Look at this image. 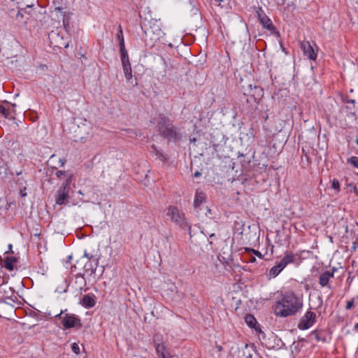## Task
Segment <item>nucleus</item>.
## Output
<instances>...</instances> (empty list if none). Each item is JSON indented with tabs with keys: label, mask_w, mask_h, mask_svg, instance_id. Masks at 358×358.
<instances>
[{
	"label": "nucleus",
	"mask_w": 358,
	"mask_h": 358,
	"mask_svg": "<svg viewBox=\"0 0 358 358\" xmlns=\"http://www.w3.org/2000/svg\"><path fill=\"white\" fill-rule=\"evenodd\" d=\"M303 306L302 299L293 292H287L276 302L274 313L277 316L286 317L295 315Z\"/></svg>",
	"instance_id": "nucleus-1"
},
{
	"label": "nucleus",
	"mask_w": 358,
	"mask_h": 358,
	"mask_svg": "<svg viewBox=\"0 0 358 358\" xmlns=\"http://www.w3.org/2000/svg\"><path fill=\"white\" fill-rule=\"evenodd\" d=\"M157 128L160 135L169 141L176 142L182 138L179 129L171 123L169 119L164 115H159L157 121Z\"/></svg>",
	"instance_id": "nucleus-2"
},
{
	"label": "nucleus",
	"mask_w": 358,
	"mask_h": 358,
	"mask_svg": "<svg viewBox=\"0 0 358 358\" xmlns=\"http://www.w3.org/2000/svg\"><path fill=\"white\" fill-rule=\"evenodd\" d=\"M141 28L144 32L145 42L147 45L152 46L155 42L159 38L162 33L161 22L156 19L148 20L145 17L143 26Z\"/></svg>",
	"instance_id": "nucleus-3"
},
{
	"label": "nucleus",
	"mask_w": 358,
	"mask_h": 358,
	"mask_svg": "<svg viewBox=\"0 0 358 358\" xmlns=\"http://www.w3.org/2000/svg\"><path fill=\"white\" fill-rule=\"evenodd\" d=\"M73 127L71 129L74 134L73 138L76 142L83 141L90 133L91 124L86 119L74 118Z\"/></svg>",
	"instance_id": "nucleus-4"
},
{
	"label": "nucleus",
	"mask_w": 358,
	"mask_h": 358,
	"mask_svg": "<svg viewBox=\"0 0 358 358\" xmlns=\"http://www.w3.org/2000/svg\"><path fill=\"white\" fill-rule=\"evenodd\" d=\"M166 215L179 227L187 230L191 236V224L185 217L183 212L175 206H170L167 208Z\"/></svg>",
	"instance_id": "nucleus-5"
},
{
	"label": "nucleus",
	"mask_w": 358,
	"mask_h": 358,
	"mask_svg": "<svg viewBox=\"0 0 358 358\" xmlns=\"http://www.w3.org/2000/svg\"><path fill=\"white\" fill-rule=\"evenodd\" d=\"M67 310H61L60 313L55 315L61 320L62 324L64 329L71 328L80 329L82 327V323L80 317L74 314L67 313Z\"/></svg>",
	"instance_id": "nucleus-6"
},
{
	"label": "nucleus",
	"mask_w": 358,
	"mask_h": 358,
	"mask_svg": "<svg viewBox=\"0 0 358 358\" xmlns=\"http://www.w3.org/2000/svg\"><path fill=\"white\" fill-rule=\"evenodd\" d=\"M295 255L292 252H286L284 257L276 263L269 271L271 277H276L289 264L294 262Z\"/></svg>",
	"instance_id": "nucleus-7"
},
{
	"label": "nucleus",
	"mask_w": 358,
	"mask_h": 358,
	"mask_svg": "<svg viewBox=\"0 0 358 358\" xmlns=\"http://www.w3.org/2000/svg\"><path fill=\"white\" fill-rule=\"evenodd\" d=\"M71 183V177H69L66 180L64 181L62 186L57 191L55 201L57 204L63 205L68 203L69 199Z\"/></svg>",
	"instance_id": "nucleus-8"
},
{
	"label": "nucleus",
	"mask_w": 358,
	"mask_h": 358,
	"mask_svg": "<svg viewBox=\"0 0 358 358\" xmlns=\"http://www.w3.org/2000/svg\"><path fill=\"white\" fill-rule=\"evenodd\" d=\"M49 39L50 41V43L59 48H67L69 46V41L68 38H64L63 36L60 34V33L56 31H52L49 34Z\"/></svg>",
	"instance_id": "nucleus-9"
},
{
	"label": "nucleus",
	"mask_w": 358,
	"mask_h": 358,
	"mask_svg": "<svg viewBox=\"0 0 358 358\" xmlns=\"http://www.w3.org/2000/svg\"><path fill=\"white\" fill-rule=\"evenodd\" d=\"M244 94L258 103L264 96V90L259 86L249 85L245 90Z\"/></svg>",
	"instance_id": "nucleus-10"
},
{
	"label": "nucleus",
	"mask_w": 358,
	"mask_h": 358,
	"mask_svg": "<svg viewBox=\"0 0 358 358\" xmlns=\"http://www.w3.org/2000/svg\"><path fill=\"white\" fill-rule=\"evenodd\" d=\"M316 321L315 313L308 310L301 317L299 323L298 324V328L301 330H305L310 328Z\"/></svg>",
	"instance_id": "nucleus-11"
},
{
	"label": "nucleus",
	"mask_w": 358,
	"mask_h": 358,
	"mask_svg": "<svg viewBox=\"0 0 358 358\" xmlns=\"http://www.w3.org/2000/svg\"><path fill=\"white\" fill-rule=\"evenodd\" d=\"M123 71L127 80L132 78V69L129 62L127 50L120 51Z\"/></svg>",
	"instance_id": "nucleus-12"
},
{
	"label": "nucleus",
	"mask_w": 358,
	"mask_h": 358,
	"mask_svg": "<svg viewBox=\"0 0 358 358\" xmlns=\"http://www.w3.org/2000/svg\"><path fill=\"white\" fill-rule=\"evenodd\" d=\"M301 48L303 50L304 55H306L310 59H316L317 53L315 52L309 41H303L301 43Z\"/></svg>",
	"instance_id": "nucleus-13"
},
{
	"label": "nucleus",
	"mask_w": 358,
	"mask_h": 358,
	"mask_svg": "<svg viewBox=\"0 0 358 358\" xmlns=\"http://www.w3.org/2000/svg\"><path fill=\"white\" fill-rule=\"evenodd\" d=\"M257 15L259 22L264 28L268 30H273L274 29L271 20L263 13L261 8L259 11H257Z\"/></svg>",
	"instance_id": "nucleus-14"
},
{
	"label": "nucleus",
	"mask_w": 358,
	"mask_h": 358,
	"mask_svg": "<svg viewBox=\"0 0 358 358\" xmlns=\"http://www.w3.org/2000/svg\"><path fill=\"white\" fill-rule=\"evenodd\" d=\"M311 336H313L315 340L318 342L327 343L330 340L328 333L322 329H315L311 332Z\"/></svg>",
	"instance_id": "nucleus-15"
},
{
	"label": "nucleus",
	"mask_w": 358,
	"mask_h": 358,
	"mask_svg": "<svg viewBox=\"0 0 358 358\" xmlns=\"http://www.w3.org/2000/svg\"><path fill=\"white\" fill-rule=\"evenodd\" d=\"M96 304V296L94 294H88L83 296L82 305L86 308H93Z\"/></svg>",
	"instance_id": "nucleus-16"
},
{
	"label": "nucleus",
	"mask_w": 358,
	"mask_h": 358,
	"mask_svg": "<svg viewBox=\"0 0 358 358\" xmlns=\"http://www.w3.org/2000/svg\"><path fill=\"white\" fill-rule=\"evenodd\" d=\"M332 278L333 272H330V271H325L320 275L319 283L322 287L328 286L329 289H331V287L329 285V282Z\"/></svg>",
	"instance_id": "nucleus-17"
},
{
	"label": "nucleus",
	"mask_w": 358,
	"mask_h": 358,
	"mask_svg": "<svg viewBox=\"0 0 358 358\" xmlns=\"http://www.w3.org/2000/svg\"><path fill=\"white\" fill-rule=\"evenodd\" d=\"M155 346L158 358H173L167 351L164 344L155 343Z\"/></svg>",
	"instance_id": "nucleus-18"
},
{
	"label": "nucleus",
	"mask_w": 358,
	"mask_h": 358,
	"mask_svg": "<svg viewBox=\"0 0 358 358\" xmlns=\"http://www.w3.org/2000/svg\"><path fill=\"white\" fill-rule=\"evenodd\" d=\"M3 297L6 303H16L18 300L14 294V291L11 287H8L3 292Z\"/></svg>",
	"instance_id": "nucleus-19"
},
{
	"label": "nucleus",
	"mask_w": 358,
	"mask_h": 358,
	"mask_svg": "<svg viewBox=\"0 0 358 358\" xmlns=\"http://www.w3.org/2000/svg\"><path fill=\"white\" fill-rule=\"evenodd\" d=\"M206 196L205 193L199 189H196L194 199V208H199L203 203L206 202Z\"/></svg>",
	"instance_id": "nucleus-20"
},
{
	"label": "nucleus",
	"mask_w": 358,
	"mask_h": 358,
	"mask_svg": "<svg viewBox=\"0 0 358 358\" xmlns=\"http://www.w3.org/2000/svg\"><path fill=\"white\" fill-rule=\"evenodd\" d=\"M245 322L248 327L255 329L257 331H261L259 325L257 324L256 318L252 315H246L245 316Z\"/></svg>",
	"instance_id": "nucleus-21"
},
{
	"label": "nucleus",
	"mask_w": 358,
	"mask_h": 358,
	"mask_svg": "<svg viewBox=\"0 0 358 358\" xmlns=\"http://www.w3.org/2000/svg\"><path fill=\"white\" fill-rule=\"evenodd\" d=\"M0 113L2 114L5 118L9 120L14 119L16 114L14 110H10V108L8 106V105H7V107L3 105H0Z\"/></svg>",
	"instance_id": "nucleus-22"
},
{
	"label": "nucleus",
	"mask_w": 358,
	"mask_h": 358,
	"mask_svg": "<svg viewBox=\"0 0 358 358\" xmlns=\"http://www.w3.org/2000/svg\"><path fill=\"white\" fill-rule=\"evenodd\" d=\"M152 152L155 153L157 158L163 162H166L168 159L167 155L164 153V152L161 150L157 149L155 145H152L151 146Z\"/></svg>",
	"instance_id": "nucleus-23"
},
{
	"label": "nucleus",
	"mask_w": 358,
	"mask_h": 358,
	"mask_svg": "<svg viewBox=\"0 0 358 358\" xmlns=\"http://www.w3.org/2000/svg\"><path fill=\"white\" fill-rule=\"evenodd\" d=\"M117 39L119 41L120 51L127 50L124 45L123 32L121 26H119L118 31L117 34Z\"/></svg>",
	"instance_id": "nucleus-24"
},
{
	"label": "nucleus",
	"mask_w": 358,
	"mask_h": 358,
	"mask_svg": "<svg viewBox=\"0 0 358 358\" xmlns=\"http://www.w3.org/2000/svg\"><path fill=\"white\" fill-rule=\"evenodd\" d=\"M15 261V258L7 257L4 261V267L8 271H13L14 268L13 263Z\"/></svg>",
	"instance_id": "nucleus-25"
},
{
	"label": "nucleus",
	"mask_w": 358,
	"mask_h": 358,
	"mask_svg": "<svg viewBox=\"0 0 358 358\" xmlns=\"http://www.w3.org/2000/svg\"><path fill=\"white\" fill-rule=\"evenodd\" d=\"M55 175L59 179L64 178L65 180H66V178H68L69 177H71V179L72 180V176L71 175H69L67 173V172H66L64 171H57L56 172Z\"/></svg>",
	"instance_id": "nucleus-26"
},
{
	"label": "nucleus",
	"mask_w": 358,
	"mask_h": 358,
	"mask_svg": "<svg viewBox=\"0 0 358 358\" xmlns=\"http://www.w3.org/2000/svg\"><path fill=\"white\" fill-rule=\"evenodd\" d=\"M84 268L86 272L90 271V275L94 274L96 270V267L93 268L92 264L91 262H89L88 263L85 264L84 266Z\"/></svg>",
	"instance_id": "nucleus-27"
},
{
	"label": "nucleus",
	"mask_w": 358,
	"mask_h": 358,
	"mask_svg": "<svg viewBox=\"0 0 358 358\" xmlns=\"http://www.w3.org/2000/svg\"><path fill=\"white\" fill-rule=\"evenodd\" d=\"M62 22L65 30L67 31L69 28V17L66 14L63 15Z\"/></svg>",
	"instance_id": "nucleus-28"
},
{
	"label": "nucleus",
	"mask_w": 358,
	"mask_h": 358,
	"mask_svg": "<svg viewBox=\"0 0 358 358\" xmlns=\"http://www.w3.org/2000/svg\"><path fill=\"white\" fill-rule=\"evenodd\" d=\"M348 163L358 169V157H351L348 159Z\"/></svg>",
	"instance_id": "nucleus-29"
},
{
	"label": "nucleus",
	"mask_w": 358,
	"mask_h": 358,
	"mask_svg": "<svg viewBox=\"0 0 358 358\" xmlns=\"http://www.w3.org/2000/svg\"><path fill=\"white\" fill-rule=\"evenodd\" d=\"M215 3H218L217 5L222 8H227L229 4V0H214Z\"/></svg>",
	"instance_id": "nucleus-30"
},
{
	"label": "nucleus",
	"mask_w": 358,
	"mask_h": 358,
	"mask_svg": "<svg viewBox=\"0 0 358 358\" xmlns=\"http://www.w3.org/2000/svg\"><path fill=\"white\" fill-rule=\"evenodd\" d=\"M331 187L334 189L336 190L338 192L340 191V183L338 180H337L336 178H334L331 180Z\"/></svg>",
	"instance_id": "nucleus-31"
},
{
	"label": "nucleus",
	"mask_w": 358,
	"mask_h": 358,
	"mask_svg": "<svg viewBox=\"0 0 358 358\" xmlns=\"http://www.w3.org/2000/svg\"><path fill=\"white\" fill-rule=\"evenodd\" d=\"M71 350L72 351L76 354V355H79L80 354V347L78 345V343H73L72 345H71Z\"/></svg>",
	"instance_id": "nucleus-32"
},
{
	"label": "nucleus",
	"mask_w": 358,
	"mask_h": 358,
	"mask_svg": "<svg viewBox=\"0 0 358 358\" xmlns=\"http://www.w3.org/2000/svg\"><path fill=\"white\" fill-rule=\"evenodd\" d=\"M245 250L254 253L256 256H257L260 258H262V257H263L262 255L261 254V252H259V251L255 250L254 249L245 248Z\"/></svg>",
	"instance_id": "nucleus-33"
},
{
	"label": "nucleus",
	"mask_w": 358,
	"mask_h": 358,
	"mask_svg": "<svg viewBox=\"0 0 358 358\" xmlns=\"http://www.w3.org/2000/svg\"><path fill=\"white\" fill-rule=\"evenodd\" d=\"M354 303H355L354 299H352L351 300L348 301L345 308L347 310L351 309L354 306Z\"/></svg>",
	"instance_id": "nucleus-34"
},
{
	"label": "nucleus",
	"mask_w": 358,
	"mask_h": 358,
	"mask_svg": "<svg viewBox=\"0 0 358 358\" xmlns=\"http://www.w3.org/2000/svg\"><path fill=\"white\" fill-rule=\"evenodd\" d=\"M84 257L89 259L90 262L94 257L92 255L87 253L86 251L84 252Z\"/></svg>",
	"instance_id": "nucleus-35"
},
{
	"label": "nucleus",
	"mask_w": 358,
	"mask_h": 358,
	"mask_svg": "<svg viewBox=\"0 0 358 358\" xmlns=\"http://www.w3.org/2000/svg\"><path fill=\"white\" fill-rule=\"evenodd\" d=\"M6 104L8 105V106H10L11 110H14V111L15 112V107H16L15 103H10L6 102Z\"/></svg>",
	"instance_id": "nucleus-36"
},
{
	"label": "nucleus",
	"mask_w": 358,
	"mask_h": 358,
	"mask_svg": "<svg viewBox=\"0 0 358 358\" xmlns=\"http://www.w3.org/2000/svg\"><path fill=\"white\" fill-rule=\"evenodd\" d=\"M346 103H352L353 105V106L355 107V101L354 99H345V100Z\"/></svg>",
	"instance_id": "nucleus-37"
},
{
	"label": "nucleus",
	"mask_w": 358,
	"mask_h": 358,
	"mask_svg": "<svg viewBox=\"0 0 358 358\" xmlns=\"http://www.w3.org/2000/svg\"><path fill=\"white\" fill-rule=\"evenodd\" d=\"M215 348H216L217 352H221L223 350V348L220 345H216Z\"/></svg>",
	"instance_id": "nucleus-38"
},
{
	"label": "nucleus",
	"mask_w": 358,
	"mask_h": 358,
	"mask_svg": "<svg viewBox=\"0 0 358 358\" xmlns=\"http://www.w3.org/2000/svg\"><path fill=\"white\" fill-rule=\"evenodd\" d=\"M5 283V280L3 277L0 275V286Z\"/></svg>",
	"instance_id": "nucleus-39"
},
{
	"label": "nucleus",
	"mask_w": 358,
	"mask_h": 358,
	"mask_svg": "<svg viewBox=\"0 0 358 358\" xmlns=\"http://www.w3.org/2000/svg\"><path fill=\"white\" fill-rule=\"evenodd\" d=\"M201 175V173L199 171H196L194 174V178L199 177Z\"/></svg>",
	"instance_id": "nucleus-40"
},
{
	"label": "nucleus",
	"mask_w": 358,
	"mask_h": 358,
	"mask_svg": "<svg viewBox=\"0 0 358 358\" xmlns=\"http://www.w3.org/2000/svg\"><path fill=\"white\" fill-rule=\"evenodd\" d=\"M354 330L358 333V322L355 324Z\"/></svg>",
	"instance_id": "nucleus-41"
},
{
	"label": "nucleus",
	"mask_w": 358,
	"mask_h": 358,
	"mask_svg": "<svg viewBox=\"0 0 358 358\" xmlns=\"http://www.w3.org/2000/svg\"><path fill=\"white\" fill-rule=\"evenodd\" d=\"M207 216H210L211 215V210L210 208L207 209V213H206Z\"/></svg>",
	"instance_id": "nucleus-42"
},
{
	"label": "nucleus",
	"mask_w": 358,
	"mask_h": 358,
	"mask_svg": "<svg viewBox=\"0 0 358 358\" xmlns=\"http://www.w3.org/2000/svg\"><path fill=\"white\" fill-rule=\"evenodd\" d=\"M337 271V268L335 267H333L332 269L330 271V272H333V277L334 276V273Z\"/></svg>",
	"instance_id": "nucleus-43"
},
{
	"label": "nucleus",
	"mask_w": 358,
	"mask_h": 358,
	"mask_svg": "<svg viewBox=\"0 0 358 358\" xmlns=\"http://www.w3.org/2000/svg\"><path fill=\"white\" fill-rule=\"evenodd\" d=\"M205 235H206V236L209 235V236H210V238H212V237H213V236H215V234H214L213 233V234H208V233H206V234H205Z\"/></svg>",
	"instance_id": "nucleus-44"
},
{
	"label": "nucleus",
	"mask_w": 358,
	"mask_h": 358,
	"mask_svg": "<svg viewBox=\"0 0 358 358\" xmlns=\"http://www.w3.org/2000/svg\"><path fill=\"white\" fill-rule=\"evenodd\" d=\"M256 261V259L255 257H251V259H250V262H255Z\"/></svg>",
	"instance_id": "nucleus-45"
},
{
	"label": "nucleus",
	"mask_w": 358,
	"mask_h": 358,
	"mask_svg": "<svg viewBox=\"0 0 358 358\" xmlns=\"http://www.w3.org/2000/svg\"><path fill=\"white\" fill-rule=\"evenodd\" d=\"M245 358H252V355L250 353L245 357Z\"/></svg>",
	"instance_id": "nucleus-46"
},
{
	"label": "nucleus",
	"mask_w": 358,
	"mask_h": 358,
	"mask_svg": "<svg viewBox=\"0 0 358 358\" xmlns=\"http://www.w3.org/2000/svg\"><path fill=\"white\" fill-rule=\"evenodd\" d=\"M56 10H59V11H62V8H60V7H58V8H56Z\"/></svg>",
	"instance_id": "nucleus-47"
},
{
	"label": "nucleus",
	"mask_w": 358,
	"mask_h": 358,
	"mask_svg": "<svg viewBox=\"0 0 358 358\" xmlns=\"http://www.w3.org/2000/svg\"><path fill=\"white\" fill-rule=\"evenodd\" d=\"M8 249L11 250L12 249V245L11 244H9L8 245Z\"/></svg>",
	"instance_id": "nucleus-48"
},
{
	"label": "nucleus",
	"mask_w": 358,
	"mask_h": 358,
	"mask_svg": "<svg viewBox=\"0 0 358 358\" xmlns=\"http://www.w3.org/2000/svg\"><path fill=\"white\" fill-rule=\"evenodd\" d=\"M71 258H72L71 256H69L68 257V260L70 261L71 259Z\"/></svg>",
	"instance_id": "nucleus-49"
},
{
	"label": "nucleus",
	"mask_w": 358,
	"mask_h": 358,
	"mask_svg": "<svg viewBox=\"0 0 358 358\" xmlns=\"http://www.w3.org/2000/svg\"><path fill=\"white\" fill-rule=\"evenodd\" d=\"M355 143L358 145V138L356 139Z\"/></svg>",
	"instance_id": "nucleus-50"
},
{
	"label": "nucleus",
	"mask_w": 358,
	"mask_h": 358,
	"mask_svg": "<svg viewBox=\"0 0 358 358\" xmlns=\"http://www.w3.org/2000/svg\"><path fill=\"white\" fill-rule=\"evenodd\" d=\"M98 264V259H96V266Z\"/></svg>",
	"instance_id": "nucleus-51"
},
{
	"label": "nucleus",
	"mask_w": 358,
	"mask_h": 358,
	"mask_svg": "<svg viewBox=\"0 0 358 358\" xmlns=\"http://www.w3.org/2000/svg\"><path fill=\"white\" fill-rule=\"evenodd\" d=\"M81 278H82L84 281H85V279H84V278H83V275H82V276H81Z\"/></svg>",
	"instance_id": "nucleus-52"
},
{
	"label": "nucleus",
	"mask_w": 358,
	"mask_h": 358,
	"mask_svg": "<svg viewBox=\"0 0 358 358\" xmlns=\"http://www.w3.org/2000/svg\"><path fill=\"white\" fill-rule=\"evenodd\" d=\"M357 154H358V152H357Z\"/></svg>",
	"instance_id": "nucleus-53"
}]
</instances>
